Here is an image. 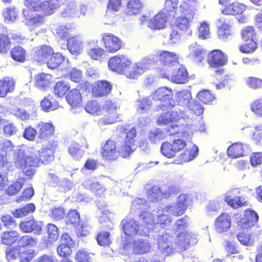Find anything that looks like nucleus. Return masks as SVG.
Returning a JSON list of instances; mask_svg holds the SVG:
<instances>
[{"label":"nucleus","instance_id":"obj_21","mask_svg":"<svg viewBox=\"0 0 262 262\" xmlns=\"http://www.w3.org/2000/svg\"><path fill=\"white\" fill-rule=\"evenodd\" d=\"M224 5L221 13L225 15L236 16L242 15L247 9V6L243 3L234 2Z\"/></svg>","mask_w":262,"mask_h":262},{"label":"nucleus","instance_id":"obj_62","mask_svg":"<svg viewBox=\"0 0 262 262\" xmlns=\"http://www.w3.org/2000/svg\"><path fill=\"white\" fill-rule=\"evenodd\" d=\"M35 256V251L33 249H20L19 259L20 262H29Z\"/></svg>","mask_w":262,"mask_h":262},{"label":"nucleus","instance_id":"obj_13","mask_svg":"<svg viewBox=\"0 0 262 262\" xmlns=\"http://www.w3.org/2000/svg\"><path fill=\"white\" fill-rule=\"evenodd\" d=\"M112 85L104 80L96 81L92 88V94L94 97L100 98L108 95L112 91Z\"/></svg>","mask_w":262,"mask_h":262},{"label":"nucleus","instance_id":"obj_27","mask_svg":"<svg viewBox=\"0 0 262 262\" xmlns=\"http://www.w3.org/2000/svg\"><path fill=\"white\" fill-rule=\"evenodd\" d=\"M150 243L145 239H140L134 241L133 251L136 254H144L151 251Z\"/></svg>","mask_w":262,"mask_h":262},{"label":"nucleus","instance_id":"obj_8","mask_svg":"<svg viewBox=\"0 0 262 262\" xmlns=\"http://www.w3.org/2000/svg\"><path fill=\"white\" fill-rule=\"evenodd\" d=\"M75 245V242L67 233L62 234L60 243L57 247V253L59 257L63 258H69L73 254L72 248Z\"/></svg>","mask_w":262,"mask_h":262},{"label":"nucleus","instance_id":"obj_26","mask_svg":"<svg viewBox=\"0 0 262 262\" xmlns=\"http://www.w3.org/2000/svg\"><path fill=\"white\" fill-rule=\"evenodd\" d=\"M19 233L17 230H6L2 233L1 242L2 245L9 247L17 243Z\"/></svg>","mask_w":262,"mask_h":262},{"label":"nucleus","instance_id":"obj_36","mask_svg":"<svg viewBox=\"0 0 262 262\" xmlns=\"http://www.w3.org/2000/svg\"><path fill=\"white\" fill-rule=\"evenodd\" d=\"M227 152L228 156L232 159L242 157L244 155L243 144L240 142H235L228 147Z\"/></svg>","mask_w":262,"mask_h":262},{"label":"nucleus","instance_id":"obj_29","mask_svg":"<svg viewBox=\"0 0 262 262\" xmlns=\"http://www.w3.org/2000/svg\"><path fill=\"white\" fill-rule=\"evenodd\" d=\"M171 79L176 83L183 84L187 82L189 80V74L185 67L181 65L173 72Z\"/></svg>","mask_w":262,"mask_h":262},{"label":"nucleus","instance_id":"obj_24","mask_svg":"<svg viewBox=\"0 0 262 262\" xmlns=\"http://www.w3.org/2000/svg\"><path fill=\"white\" fill-rule=\"evenodd\" d=\"M122 230L124 234L130 237L137 235L139 231V225L133 219H127L122 221Z\"/></svg>","mask_w":262,"mask_h":262},{"label":"nucleus","instance_id":"obj_43","mask_svg":"<svg viewBox=\"0 0 262 262\" xmlns=\"http://www.w3.org/2000/svg\"><path fill=\"white\" fill-rule=\"evenodd\" d=\"M119 116L116 111V108L108 109L106 114L99 119V122L103 125L112 124L116 122Z\"/></svg>","mask_w":262,"mask_h":262},{"label":"nucleus","instance_id":"obj_64","mask_svg":"<svg viewBox=\"0 0 262 262\" xmlns=\"http://www.w3.org/2000/svg\"><path fill=\"white\" fill-rule=\"evenodd\" d=\"M250 108L256 115L262 117V98L253 101L250 104Z\"/></svg>","mask_w":262,"mask_h":262},{"label":"nucleus","instance_id":"obj_23","mask_svg":"<svg viewBox=\"0 0 262 262\" xmlns=\"http://www.w3.org/2000/svg\"><path fill=\"white\" fill-rule=\"evenodd\" d=\"M53 49L49 46L41 45L36 49L34 58L39 63H45L49 58L53 54Z\"/></svg>","mask_w":262,"mask_h":262},{"label":"nucleus","instance_id":"obj_49","mask_svg":"<svg viewBox=\"0 0 262 262\" xmlns=\"http://www.w3.org/2000/svg\"><path fill=\"white\" fill-rule=\"evenodd\" d=\"M67 41L68 49L72 54L77 55L80 53L81 50V43L76 37L69 38Z\"/></svg>","mask_w":262,"mask_h":262},{"label":"nucleus","instance_id":"obj_1","mask_svg":"<svg viewBox=\"0 0 262 262\" xmlns=\"http://www.w3.org/2000/svg\"><path fill=\"white\" fill-rule=\"evenodd\" d=\"M58 145L57 141L53 140L41 150L30 148L26 152L19 149L17 150L15 158V166L30 179L35 172L33 167L38 166L40 163L48 164L54 160V154Z\"/></svg>","mask_w":262,"mask_h":262},{"label":"nucleus","instance_id":"obj_51","mask_svg":"<svg viewBox=\"0 0 262 262\" xmlns=\"http://www.w3.org/2000/svg\"><path fill=\"white\" fill-rule=\"evenodd\" d=\"M231 25L224 22L217 28V34L219 38L225 39L231 35Z\"/></svg>","mask_w":262,"mask_h":262},{"label":"nucleus","instance_id":"obj_28","mask_svg":"<svg viewBox=\"0 0 262 262\" xmlns=\"http://www.w3.org/2000/svg\"><path fill=\"white\" fill-rule=\"evenodd\" d=\"M15 82L12 78L6 77L0 79V97H5L15 89Z\"/></svg>","mask_w":262,"mask_h":262},{"label":"nucleus","instance_id":"obj_40","mask_svg":"<svg viewBox=\"0 0 262 262\" xmlns=\"http://www.w3.org/2000/svg\"><path fill=\"white\" fill-rule=\"evenodd\" d=\"M36 207L33 203H28L23 207L15 209L12 212L13 216L16 218H20L33 213Z\"/></svg>","mask_w":262,"mask_h":262},{"label":"nucleus","instance_id":"obj_56","mask_svg":"<svg viewBox=\"0 0 262 262\" xmlns=\"http://www.w3.org/2000/svg\"><path fill=\"white\" fill-rule=\"evenodd\" d=\"M80 222V214L76 210H71L69 211L66 216V223L68 225L76 226Z\"/></svg>","mask_w":262,"mask_h":262},{"label":"nucleus","instance_id":"obj_11","mask_svg":"<svg viewBox=\"0 0 262 262\" xmlns=\"http://www.w3.org/2000/svg\"><path fill=\"white\" fill-rule=\"evenodd\" d=\"M189 204V198L186 194H181L178 198L174 206L169 205L166 207V210L171 211L174 216L183 215L187 209Z\"/></svg>","mask_w":262,"mask_h":262},{"label":"nucleus","instance_id":"obj_45","mask_svg":"<svg viewBox=\"0 0 262 262\" xmlns=\"http://www.w3.org/2000/svg\"><path fill=\"white\" fill-rule=\"evenodd\" d=\"M64 61V57L59 53H55L47 60L45 63L50 69H54L59 67Z\"/></svg>","mask_w":262,"mask_h":262},{"label":"nucleus","instance_id":"obj_63","mask_svg":"<svg viewBox=\"0 0 262 262\" xmlns=\"http://www.w3.org/2000/svg\"><path fill=\"white\" fill-rule=\"evenodd\" d=\"M198 98L204 104H209L214 99V96L208 90L201 91L198 94Z\"/></svg>","mask_w":262,"mask_h":262},{"label":"nucleus","instance_id":"obj_47","mask_svg":"<svg viewBox=\"0 0 262 262\" xmlns=\"http://www.w3.org/2000/svg\"><path fill=\"white\" fill-rule=\"evenodd\" d=\"M96 239L97 244L102 247L109 246L112 243L110 233L107 231H99L97 234Z\"/></svg>","mask_w":262,"mask_h":262},{"label":"nucleus","instance_id":"obj_22","mask_svg":"<svg viewBox=\"0 0 262 262\" xmlns=\"http://www.w3.org/2000/svg\"><path fill=\"white\" fill-rule=\"evenodd\" d=\"M167 21L166 14L160 11L149 20L147 26L152 30H161L165 28Z\"/></svg>","mask_w":262,"mask_h":262},{"label":"nucleus","instance_id":"obj_53","mask_svg":"<svg viewBox=\"0 0 262 262\" xmlns=\"http://www.w3.org/2000/svg\"><path fill=\"white\" fill-rule=\"evenodd\" d=\"M162 190L158 185H154L147 191V199L150 202H155L159 197L164 195Z\"/></svg>","mask_w":262,"mask_h":262},{"label":"nucleus","instance_id":"obj_16","mask_svg":"<svg viewBox=\"0 0 262 262\" xmlns=\"http://www.w3.org/2000/svg\"><path fill=\"white\" fill-rule=\"evenodd\" d=\"M20 230L25 233H34L39 234L42 231L41 223L36 220L33 217L21 221L19 224Z\"/></svg>","mask_w":262,"mask_h":262},{"label":"nucleus","instance_id":"obj_15","mask_svg":"<svg viewBox=\"0 0 262 262\" xmlns=\"http://www.w3.org/2000/svg\"><path fill=\"white\" fill-rule=\"evenodd\" d=\"M207 62L211 68H217L227 63V58L220 50H213L207 55Z\"/></svg>","mask_w":262,"mask_h":262},{"label":"nucleus","instance_id":"obj_55","mask_svg":"<svg viewBox=\"0 0 262 262\" xmlns=\"http://www.w3.org/2000/svg\"><path fill=\"white\" fill-rule=\"evenodd\" d=\"M2 123L4 124L3 131L6 136L10 137L17 133V128L14 123L4 120Z\"/></svg>","mask_w":262,"mask_h":262},{"label":"nucleus","instance_id":"obj_60","mask_svg":"<svg viewBox=\"0 0 262 262\" xmlns=\"http://www.w3.org/2000/svg\"><path fill=\"white\" fill-rule=\"evenodd\" d=\"M247 85L250 89L257 90L262 88V79L252 76L247 78L246 80Z\"/></svg>","mask_w":262,"mask_h":262},{"label":"nucleus","instance_id":"obj_57","mask_svg":"<svg viewBox=\"0 0 262 262\" xmlns=\"http://www.w3.org/2000/svg\"><path fill=\"white\" fill-rule=\"evenodd\" d=\"M206 55V51L200 47L194 48L191 52L190 55L191 57L196 62H201L205 58Z\"/></svg>","mask_w":262,"mask_h":262},{"label":"nucleus","instance_id":"obj_38","mask_svg":"<svg viewBox=\"0 0 262 262\" xmlns=\"http://www.w3.org/2000/svg\"><path fill=\"white\" fill-rule=\"evenodd\" d=\"M52 77L51 75L41 73L35 76V85L39 88L45 89L48 87L52 82Z\"/></svg>","mask_w":262,"mask_h":262},{"label":"nucleus","instance_id":"obj_14","mask_svg":"<svg viewBox=\"0 0 262 262\" xmlns=\"http://www.w3.org/2000/svg\"><path fill=\"white\" fill-rule=\"evenodd\" d=\"M118 153L116 142L114 140L108 139L102 147L101 156L103 160L112 161L117 158Z\"/></svg>","mask_w":262,"mask_h":262},{"label":"nucleus","instance_id":"obj_52","mask_svg":"<svg viewBox=\"0 0 262 262\" xmlns=\"http://www.w3.org/2000/svg\"><path fill=\"white\" fill-rule=\"evenodd\" d=\"M241 38L244 41H247L249 39H255L256 32L253 26H248L244 27L241 31Z\"/></svg>","mask_w":262,"mask_h":262},{"label":"nucleus","instance_id":"obj_31","mask_svg":"<svg viewBox=\"0 0 262 262\" xmlns=\"http://www.w3.org/2000/svg\"><path fill=\"white\" fill-rule=\"evenodd\" d=\"M9 51L11 58L15 61L24 63L27 60V51L21 46L19 45L14 46Z\"/></svg>","mask_w":262,"mask_h":262},{"label":"nucleus","instance_id":"obj_35","mask_svg":"<svg viewBox=\"0 0 262 262\" xmlns=\"http://www.w3.org/2000/svg\"><path fill=\"white\" fill-rule=\"evenodd\" d=\"M191 235L187 231L180 232L176 239L175 245L176 248L181 250H185L189 245Z\"/></svg>","mask_w":262,"mask_h":262},{"label":"nucleus","instance_id":"obj_4","mask_svg":"<svg viewBox=\"0 0 262 262\" xmlns=\"http://www.w3.org/2000/svg\"><path fill=\"white\" fill-rule=\"evenodd\" d=\"M117 130L121 136L125 134L123 144L120 149V152L124 158H126L134 150L137 130L134 127L129 128L128 125H120L117 128Z\"/></svg>","mask_w":262,"mask_h":262},{"label":"nucleus","instance_id":"obj_37","mask_svg":"<svg viewBox=\"0 0 262 262\" xmlns=\"http://www.w3.org/2000/svg\"><path fill=\"white\" fill-rule=\"evenodd\" d=\"M17 243L19 248L34 247L37 244V238L28 234L20 236L19 234Z\"/></svg>","mask_w":262,"mask_h":262},{"label":"nucleus","instance_id":"obj_41","mask_svg":"<svg viewBox=\"0 0 262 262\" xmlns=\"http://www.w3.org/2000/svg\"><path fill=\"white\" fill-rule=\"evenodd\" d=\"M143 68L138 64H131L123 73L129 79H137L144 72Z\"/></svg>","mask_w":262,"mask_h":262},{"label":"nucleus","instance_id":"obj_7","mask_svg":"<svg viewBox=\"0 0 262 262\" xmlns=\"http://www.w3.org/2000/svg\"><path fill=\"white\" fill-rule=\"evenodd\" d=\"M132 64V61L125 55L118 54L111 57L108 61V67L110 70L122 74Z\"/></svg>","mask_w":262,"mask_h":262},{"label":"nucleus","instance_id":"obj_20","mask_svg":"<svg viewBox=\"0 0 262 262\" xmlns=\"http://www.w3.org/2000/svg\"><path fill=\"white\" fill-rule=\"evenodd\" d=\"M214 226L215 231L218 233L227 232L231 226V216L227 213H221L215 220Z\"/></svg>","mask_w":262,"mask_h":262},{"label":"nucleus","instance_id":"obj_30","mask_svg":"<svg viewBox=\"0 0 262 262\" xmlns=\"http://www.w3.org/2000/svg\"><path fill=\"white\" fill-rule=\"evenodd\" d=\"M41 109L46 112H49L58 109L60 107L59 102L51 94L45 97L40 102Z\"/></svg>","mask_w":262,"mask_h":262},{"label":"nucleus","instance_id":"obj_44","mask_svg":"<svg viewBox=\"0 0 262 262\" xmlns=\"http://www.w3.org/2000/svg\"><path fill=\"white\" fill-rule=\"evenodd\" d=\"M12 46L11 38L8 34L0 33V53L6 54Z\"/></svg>","mask_w":262,"mask_h":262},{"label":"nucleus","instance_id":"obj_42","mask_svg":"<svg viewBox=\"0 0 262 262\" xmlns=\"http://www.w3.org/2000/svg\"><path fill=\"white\" fill-rule=\"evenodd\" d=\"M159 61L163 65H168L176 61L178 59L176 54L167 51H161L158 54Z\"/></svg>","mask_w":262,"mask_h":262},{"label":"nucleus","instance_id":"obj_54","mask_svg":"<svg viewBox=\"0 0 262 262\" xmlns=\"http://www.w3.org/2000/svg\"><path fill=\"white\" fill-rule=\"evenodd\" d=\"M244 42V43L241 45L239 47V50L242 53L246 54L252 53L257 48V45L255 39H249Z\"/></svg>","mask_w":262,"mask_h":262},{"label":"nucleus","instance_id":"obj_61","mask_svg":"<svg viewBox=\"0 0 262 262\" xmlns=\"http://www.w3.org/2000/svg\"><path fill=\"white\" fill-rule=\"evenodd\" d=\"M1 219L3 226L7 229L15 228L17 226L16 220L11 215H3Z\"/></svg>","mask_w":262,"mask_h":262},{"label":"nucleus","instance_id":"obj_3","mask_svg":"<svg viewBox=\"0 0 262 262\" xmlns=\"http://www.w3.org/2000/svg\"><path fill=\"white\" fill-rule=\"evenodd\" d=\"M258 215L254 210L246 209L243 215H240L237 222L236 229L239 231L237 235L238 241L244 246L253 245L254 240L250 233L246 232L253 226L258 221Z\"/></svg>","mask_w":262,"mask_h":262},{"label":"nucleus","instance_id":"obj_5","mask_svg":"<svg viewBox=\"0 0 262 262\" xmlns=\"http://www.w3.org/2000/svg\"><path fill=\"white\" fill-rule=\"evenodd\" d=\"M25 5L31 10L40 12L43 16L52 14L56 8V4H53L51 0L42 2L38 0H25Z\"/></svg>","mask_w":262,"mask_h":262},{"label":"nucleus","instance_id":"obj_39","mask_svg":"<svg viewBox=\"0 0 262 262\" xmlns=\"http://www.w3.org/2000/svg\"><path fill=\"white\" fill-rule=\"evenodd\" d=\"M2 15L5 22L14 23L18 18L19 13L14 6H11L3 10Z\"/></svg>","mask_w":262,"mask_h":262},{"label":"nucleus","instance_id":"obj_58","mask_svg":"<svg viewBox=\"0 0 262 262\" xmlns=\"http://www.w3.org/2000/svg\"><path fill=\"white\" fill-rule=\"evenodd\" d=\"M164 134L159 128L149 131L148 134V139L151 142L155 143L164 138Z\"/></svg>","mask_w":262,"mask_h":262},{"label":"nucleus","instance_id":"obj_50","mask_svg":"<svg viewBox=\"0 0 262 262\" xmlns=\"http://www.w3.org/2000/svg\"><path fill=\"white\" fill-rule=\"evenodd\" d=\"M24 179L23 178H18L11 185H9L7 189V193L9 195H15L20 191L24 186Z\"/></svg>","mask_w":262,"mask_h":262},{"label":"nucleus","instance_id":"obj_46","mask_svg":"<svg viewBox=\"0 0 262 262\" xmlns=\"http://www.w3.org/2000/svg\"><path fill=\"white\" fill-rule=\"evenodd\" d=\"M143 8V4L140 0H129L127 4V13L129 15L139 13Z\"/></svg>","mask_w":262,"mask_h":262},{"label":"nucleus","instance_id":"obj_10","mask_svg":"<svg viewBox=\"0 0 262 262\" xmlns=\"http://www.w3.org/2000/svg\"><path fill=\"white\" fill-rule=\"evenodd\" d=\"M193 6H188L186 9H180L183 15L178 16L175 20L174 26L179 30L186 32L190 26V22L194 16V11L190 9Z\"/></svg>","mask_w":262,"mask_h":262},{"label":"nucleus","instance_id":"obj_59","mask_svg":"<svg viewBox=\"0 0 262 262\" xmlns=\"http://www.w3.org/2000/svg\"><path fill=\"white\" fill-rule=\"evenodd\" d=\"M84 108L88 113L91 114H97L101 110L100 105L96 100L88 101Z\"/></svg>","mask_w":262,"mask_h":262},{"label":"nucleus","instance_id":"obj_9","mask_svg":"<svg viewBox=\"0 0 262 262\" xmlns=\"http://www.w3.org/2000/svg\"><path fill=\"white\" fill-rule=\"evenodd\" d=\"M152 96L155 100L167 102V104L160 105V108L162 110H165L164 108H162V107H166V110H168L169 108H173L174 106L175 102L172 99V92L170 89L166 87H161L153 93Z\"/></svg>","mask_w":262,"mask_h":262},{"label":"nucleus","instance_id":"obj_19","mask_svg":"<svg viewBox=\"0 0 262 262\" xmlns=\"http://www.w3.org/2000/svg\"><path fill=\"white\" fill-rule=\"evenodd\" d=\"M37 139L39 142L47 141L55 134V127L51 122H41L37 125Z\"/></svg>","mask_w":262,"mask_h":262},{"label":"nucleus","instance_id":"obj_32","mask_svg":"<svg viewBox=\"0 0 262 262\" xmlns=\"http://www.w3.org/2000/svg\"><path fill=\"white\" fill-rule=\"evenodd\" d=\"M46 230L47 237L43 239V243L48 246L58 239L59 233L57 227L52 223L47 224Z\"/></svg>","mask_w":262,"mask_h":262},{"label":"nucleus","instance_id":"obj_2","mask_svg":"<svg viewBox=\"0 0 262 262\" xmlns=\"http://www.w3.org/2000/svg\"><path fill=\"white\" fill-rule=\"evenodd\" d=\"M187 142L182 139H174L169 141L164 142L160 148L161 154L168 158H173L179 152V160L181 163L189 162L192 160L198 154V147L187 148Z\"/></svg>","mask_w":262,"mask_h":262},{"label":"nucleus","instance_id":"obj_34","mask_svg":"<svg viewBox=\"0 0 262 262\" xmlns=\"http://www.w3.org/2000/svg\"><path fill=\"white\" fill-rule=\"evenodd\" d=\"M71 89L70 84L64 80L57 81L53 86V93L59 98L65 97Z\"/></svg>","mask_w":262,"mask_h":262},{"label":"nucleus","instance_id":"obj_33","mask_svg":"<svg viewBox=\"0 0 262 262\" xmlns=\"http://www.w3.org/2000/svg\"><path fill=\"white\" fill-rule=\"evenodd\" d=\"M76 262H95L96 254L90 252L85 248L79 249L75 254Z\"/></svg>","mask_w":262,"mask_h":262},{"label":"nucleus","instance_id":"obj_6","mask_svg":"<svg viewBox=\"0 0 262 262\" xmlns=\"http://www.w3.org/2000/svg\"><path fill=\"white\" fill-rule=\"evenodd\" d=\"M101 36V41L106 52L114 54L122 48V39L114 34L105 32L103 33Z\"/></svg>","mask_w":262,"mask_h":262},{"label":"nucleus","instance_id":"obj_12","mask_svg":"<svg viewBox=\"0 0 262 262\" xmlns=\"http://www.w3.org/2000/svg\"><path fill=\"white\" fill-rule=\"evenodd\" d=\"M89 145L85 139L81 138L78 142H73L68 148V152L75 160L81 159L84 154V149Z\"/></svg>","mask_w":262,"mask_h":262},{"label":"nucleus","instance_id":"obj_48","mask_svg":"<svg viewBox=\"0 0 262 262\" xmlns=\"http://www.w3.org/2000/svg\"><path fill=\"white\" fill-rule=\"evenodd\" d=\"M167 239L166 237L162 236L158 241V247L162 253L166 255H169L174 253V248L170 245V243L166 241Z\"/></svg>","mask_w":262,"mask_h":262},{"label":"nucleus","instance_id":"obj_18","mask_svg":"<svg viewBox=\"0 0 262 262\" xmlns=\"http://www.w3.org/2000/svg\"><path fill=\"white\" fill-rule=\"evenodd\" d=\"M32 10H23V14L26 21V25L31 30H34L41 27L45 23L44 17L41 15H33Z\"/></svg>","mask_w":262,"mask_h":262},{"label":"nucleus","instance_id":"obj_25","mask_svg":"<svg viewBox=\"0 0 262 262\" xmlns=\"http://www.w3.org/2000/svg\"><path fill=\"white\" fill-rule=\"evenodd\" d=\"M67 103L73 108L81 106L82 98L79 90L74 88L70 90L65 96Z\"/></svg>","mask_w":262,"mask_h":262},{"label":"nucleus","instance_id":"obj_17","mask_svg":"<svg viewBox=\"0 0 262 262\" xmlns=\"http://www.w3.org/2000/svg\"><path fill=\"white\" fill-rule=\"evenodd\" d=\"M183 113L180 110H173L161 114L157 118V123L159 125H167L177 122L182 118Z\"/></svg>","mask_w":262,"mask_h":262}]
</instances>
